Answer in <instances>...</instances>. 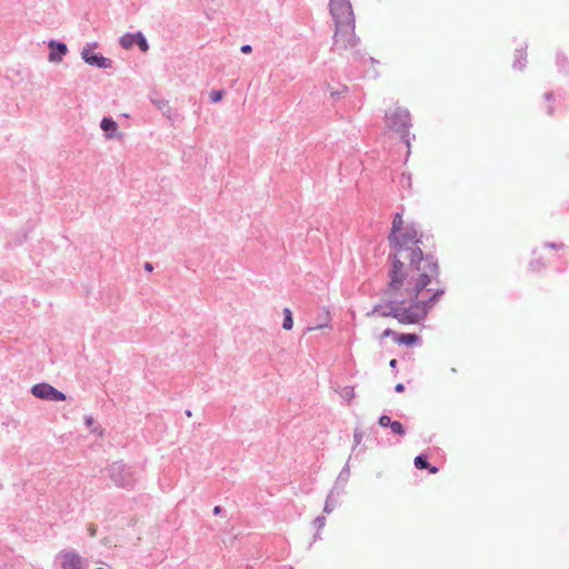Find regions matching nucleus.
I'll return each mask as SVG.
<instances>
[{"instance_id":"obj_26","label":"nucleus","mask_w":569,"mask_h":569,"mask_svg":"<svg viewBox=\"0 0 569 569\" xmlns=\"http://www.w3.org/2000/svg\"><path fill=\"white\" fill-rule=\"evenodd\" d=\"M144 269H146L147 271H152L153 267H152V264H151V263H146V264H144Z\"/></svg>"},{"instance_id":"obj_23","label":"nucleus","mask_w":569,"mask_h":569,"mask_svg":"<svg viewBox=\"0 0 569 569\" xmlns=\"http://www.w3.org/2000/svg\"><path fill=\"white\" fill-rule=\"evenodd\" d=\"M241 51L243 53H250L252 51V48L249 44H244V46L241 47Z\"/></svg>"},{"instance_id":"obj_14","label":"nucleus","mask_w":569,"mask_h":569,"mask_svg":"<svg viewBox=\"0 0 569 569\" xmlns=\"http://www.w3.org/2000/svg\"><path fill=\"white\" fill-rule=\"evenodd\" d=\"M391 431L396 435H399V436H405L406 435V429L405 427L402 426L401 422L399 421H392V423H390V427Z\"/></svg>"},{"instance_id":"obj_21","label":"nucleus","mask_w":569,"mask_h":569,"mask_svg":"<svg viewBox=\"0 0 569 569\" xmlns=\"http://www.w3.org/2000/svg\"><path fill=\"white\" fill-rule=\"evenodd\" d=\"M362 437H363L362 432L360 430L356 429L355 433H353V440H355L356 446L361 443Z\"/></svg>"},{"instance_id":"obj_1","label":"nucleus","mask_w":569,"mask_h":569,"mask_svg":"<svg viewBox=\"0 0 569 569\" xmlns=\"http://www.w3.org/2000/svg\"><path fill=\"white\" fill-rule=\"evenodd\" d=\"M425 234L396 213L388 237L392 249L385 296L390 315L403 325L425 320L446 292L437 259L423 253Z\"/></svg>"},{"instance_id":"obj_24","label":"nucleus","mask_w":569,"mask_h":569,"mask_svg":"<svg viewBox=\"0 0 569 569\" xmlns=\"http://www.w3.org/2000/svg\"><path fill=\"white\" fill-rule=\"evenodd\" d=\"M395 390H396L397 392H402V391L405 390V387H403V385H402V383H398V385L396 386Z\"/></svg>"},{"instance_id":"obj_4","label":"nucleus","mask_w":569,"mask_h":569,"mask_svg":"<svg viewBox=\"0 0 569 569\" xmlns=\"http://www.w3.org/2000/svg\"><path fill=\"white\" fill-rule=\"evenodd\" d=\"M385 120L389 129L407 133L410 124V113L402 107L393 106L386 112Z\"/></svg>"},{"instance_id":"obj_5","label":"nucleus","mask_w":569,"mask_h":569,"mask_svg":"<svg viewBox=\"0 0 569 569\" xmlns=\"http://www.w3.org/2000/svg\"><path fill=\"white\" fill-rule=\"evenodd\" d=\"M31 393L39 399L48 401H63L66 395L49 383H37L31 388Z\"/></svg>"},{"instance_id":"obj_8","label":"nucleus","mask_w":569,"mask_h":569,"mask_svg":"<svg viewBox=\"0 0 569 569\" xmlns=\"http://www.w3.org/2000/svg\"><path fill=\"white\" fill-rule=\"evenodd\" d=\"M101 129L107 133L109 138H112L118 129V126L112 119L103 118L101 121Z\"/></svg>"},{"instance_id":"obj_7","label":"nucleus","mask_w":569,"mask_h":569,"mask_svg":"<svg viewBox=\"0 0 569 569\" xmlns=\"http://www.w3.org/2000/svg\"><path fill=\"white\" fill-rule=\"evenodd\" d=\"M82 58L87 63H89L91 66H98L100 68H109L110 67L109 59H107L102 56H98L96 53H91L89 50L82 51Z\"/></svg>"},{"instance_id":"obj_30","label":"nucleus","mask_w":569,"mask_h":569,"mask_svg":"<svg viewBox=\"0 0 569 569\" xmlns=\"http://www.w3.org/2000/svg\"><path fill=\"white\" fill-rule=\"evenodd\" d=\"M54 59H56V58H54V53H53V52H51V53H50V60H54Z\"/></svg>"},{"instance_id":"obj_11","label":"nucleus","mask_w":569,"mask_h":569,"mask_svg":"<svg viewBox=\"0 0 569 569\" xmlns=\"http://www.w3.org/2000/svg\"><path fill=\"white\" fill-rule=\"evenodd\" d=\"M337 502H338V499L333 496L332 492H330L326 499L323 511L326 513H331L333 511V509L336 508Z\"/></svg>"},{"instance_id":"obj_18","label":"nucleus","mask_w":569,"mask_h":569,"mask_svg":"<svg viewBox=\"0 0 569 569\" xmlns=\"http://www.w3.org/2000/svg\"><path fill=\"white\" fill-rule=\"evenodd\" d=\"M223 92L221 90H213L210 93V99L212 102H218L222 99Z\"/></svg>"},{"instance_id":"obj_2","label":"nucleus","mask_w":569,"mask_h":569,"mask_svg":"<svg viewBox=\"0 0 569 569\" xmlns=\"http://www.w3.org/2000/svg\"><path fill=\"white\" fill-rule=\"evenodd\" d=\"M329 10L336 23L335 44L342 49L353 47L356 21L350 0H330Z\"/></svg>"},{"instance_id":"obj_22","label":"nucleus","mask_w":569,"mask_h":569,"mask_svg":"<svg viewBox=\"0 0 569 569\" xmlns=\"http://www.w3.org/2000/svg\"><path fill=\"white\" fill-rule=\"evenodd\" d=\"M84 423L88 427H91L94 423V419L91 416L84 417Z\"/></svg>"},{"instance_id":"obj_6","label":"nucleus","mask_w":569,"mask_h":569,"mask_svg":"<svg viewBox=\"0 0 569 569\" xmlns=\"http://www.w3.org/2000/svg\"><path fill=\"white\" fill-rule=\"evenodd\" d=\"M61 567L63 569H83V558L76 551H61Z\"/></svg>"},{"instance_id":"obj_12","label":"nucleus","mask_w":569,"mask_h":569,"mask_svg":"<svg viewBox=\"0 0 569 569\" xmlns=\"http://www.w3.org/2000/svg\"><path fill=\"white\" fill-rule=\"evenodd\" d=\"M356 393H355V389L353 387H350V386H346L343 387L341 390H340V397L342 399H345L348 403H350L352 401V399L355 398Z\"/></svg>"},{"instance_id":"obj_15","label":"nucleus","mask_w":569,"mask_h":569,"mask_svg":"<svg viewBox=\"0 0 569 569\" xmlns=\"http://www.w3.org/2000/svg\"><path fill=\"white\" fill-rule=\"evenodd\" d=\"M415 467L417 469H427L429 468V463L425 456L420 455L415 458Z\"/></svg>"},{"instance_id":"obj_28","label":"nucleus","mask_w":569,"mask_h":569,"mask_svg":"<svg viewBox=\"0 0 569 569\" xmlns=\"http://www.w3.org/2000/svg\"><path fill=\"white\" fill-rule=\"evenodd\" d=\"M428 469H429L430 473H437L438 472V468L437 467H430L429 466Z\"/></svg>"},{"instance_id":"obj_19","label":"nucleus","mask_w":569,"mask_h":569,"mask_svg":"<svg viewBox=\"0 0 569 569\" xmlns=\"http://www.w3.org/2000/svg\"><path fill=\"white\" fill-rule=\"evenodd\" d=\"M379 425L382 427V428H387V427H390V423H392L391 419L389 416H381L378 420Z\"/></svg>"},{"instance_id":"obj_9","label":"nucleus","mask_w":569,"mask_h":569,"mask_svg":"<svg viewBox=\"0 0 569 569\" xmlns=\"http://www.w3.org/2000/svg\"><path fill=\"white\" fill-rule=\"evenodd\" d=\"M419 340V337L415 333H401L395 338V341L399 345H413Z\"/></svg>"},{"instance_id":"obj_3","label":"nucleus","mask_w":569,"mask_h":569,"mask_svg":"<svg viewBox=\"0 0 569 569\" xmlns=\"http://www.w3.org/2000/svg\"><path fill=\"white\" fill-rule=\"evenodd\" d=\"M109 477L118 487L132 489L137 482L134 472L122 461H116L110 465Z\"/></svg>"},{"instance_id":"obj_10","label":"nucleus","mask_w":569,"mask_h":569,"mask_svg":"<svg viewBox=\"0 0 569 569\" xmlns=\"http://www.w3.org/2000/svg\"><path fill=\"white\" fill-rule=\"evenodd\" d=\"M137 33L132 34V33H127L124 36L121 37L120 39V43L121 46L124 48V49H130L133 47V44H136L137 42Z\"/></svg>"},{"instance_id":"obj_27","label":"nucleus","mask_w":569,"mask_h":569,"mask_svg":"<svg viewBox=\"0 0 569 569\" xmlns=\"http://www.w3.org/2000/svg\"><path fill=\"white\" fill-rule=\"evenodd\" d=\"M92 432H97L99 436H102V430L98 427L93 428Z\"/></svg>"},{"instance_id":"obj_29","label":"nucleus","mask_w":569,"mask_h":569,"mask_svg":"<svg viewBox=\"0 0 569 569\" xmlns=\"http://www.w3.org/2000/svg\"><path fill=\"white\" fill-rule=\"evenodd\" d=\"M396 365H397V360L395 358H392L390 361V367L396 368Z\"/></svg>"},{"instance_id":"obj_31","label":"nucleus","mask_w":569,"mask_h":569,"mask_svg":"<svg viewBox=\"0 0 569 569\" xmlns=\"http://www.w3.org/2000/svg\"><path fill=\"white\" fill-rule=\"evenodd\" d=\"M94 533H96V530L92 528V529L90 530V535H91V536H94Z\"/></svg>"},{"instance_id":"obj_20","label":"nucleus","mask_w":569,"mask_h":569,"mask_svg":"<svg viewBox=\"0 0 569 569\" xmlns=\"http://www.w3.org/2000/svg\"><path fill=\"white\" fill-rule=\"evenodd\" d=\"M326 525V518L323 516H319L315 519V526L318 529H322Z\"/></svg>"},{"instance_id":"obj_25","label":"nucleus","mask_w":569,"mask_h":569,"mask_svg":"<svg viewBox=\"0 0 569 569\" xmlns=\"http://www.w3.org/2000/svg\"><path fill=\"white\" fill-rule=\"evenodd\" d=\"M220 512H221V507H220V506H216V507L213 508V513H214V515H219Z\"/></svg>"},{"instance_id":"obj_32","label":"nucleus","mask_w":569,"mask_h":569,"mask_svg":"<svg viewBox=\"0 0 569 569\" xmlns=\"http://www.w3.org/2000/svg\"><path fill=\"white\" fill-rule=\"evenodd\" d=\"M390 333V330H385L383 336H388Z\"/></svg>"},{"instance_id":"obj_16","label":"nucleus","mask_w":569,"mask_h":569,"mask_svg":"<svg viewBox=\"0 0 569 569\" xmlns=\"http://www.w3.org/2000/svg\"><path fill=\"white\" fill-rule=\"evenodd\" d=\"M136 40H137L136 44H138L140 50L143 51V52H147L148 49H149V46L147 43V40L144 39V37L140 32L137 33V39Z\"/></svg>"},{"instance_id":"obj_17","label":"nucleus","mask_w":569,"mask_h":569,"mask_svg":"<svg viewBox=\"0 0 569 569\" xmlns=\"http://www.w3.org/2000/svg\"><path fill=\"white\" fill-rule=\"evenodd\" d=\"M49 46L51 49L56 47L61 56L66 54L67 52V47L63 43H56L54 41H51Z\"/></svg>"},{"instance_id":"obj_13","label":"nucleus","mask_w":569,"mask_h":569,"mask_svg":"<svg viewBox=\"0 0 569 569\" xmlns=\"http://www.w3.org/2000/svg\"><path fill=\"white\" fill-rule=\"evenodd\" d=\"M283 315H284V320H283L282 327L286 330H290L293 326L292 313L288 308H286L283 310Z\"/></svg>"}]
</instances>
